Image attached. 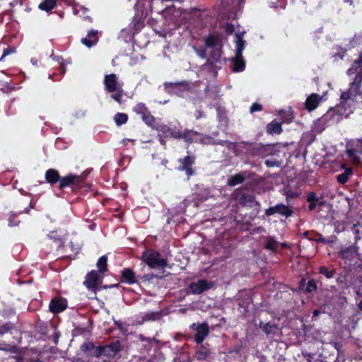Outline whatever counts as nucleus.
<instances>
[{"label": "nucleus", "instance_id": "nucleus-14", "mask_svg": "<svg viewBox=\"0 0 362 362\" xmlns=\"http://www.w3.org/2000/svg\"><path fill=\"white\" fill-rule=\"evenodd\" d=\"M339 255L346 260L352 261L358 256V248L355 246L341 248L339 251Z\"/></svg>", "mask_w": 362, "mask_h": 362}, {"label": "nucleus", "instance_id": "nucleus-54", "mask_svg": "<svg viewBox=\"0 0 362 362\" xmlns=\"http://www.w3.org/2000/svg\"><path fill=\"white\" fill-rule=\"evenodd\" d=\"M15 216L16 215L13 213H11L9 215V218H8V225H9V226H16L17 225V223L13 221V218H14Z\"/></svg>", "mask_w": 362, "mask_h": 362}, {"label": "nucleus", "instance_id": "nucleus-4", "mask_svg": "<svg viewBox=\"0 0 362 362\" xmlns=\"http://www.w3.org/2000/svg\"><path fill=\"white\" fill-rule=\"evenodd\" d=\"M193 86L190 82L182 81L179 83H165V90L170 94L182 96L185 92L189 91Z\"/></svg>", "mask_w": 362, "mask_h": 362}, {"label": "nucleus", "instance_id": "nucleus-30", "mask_svg": "<svg viewBox=\"0 0 362 362\" xmlns=\"http://www.w3.org/2000/svg\"><path fill=\"white\" fill-rule=\"evenodd\" d=\"M240 204L246 207H252L255 204H257L255 198L251 194H244L240 198Z\"/></svg>", "mask_w": 362, "mask_h": 362}, {"label": "nucleus", "instance_id": "nucleus-49", "mask_svg": "<svg viewBox=\"0 0 362 362\" xmlns=\"http://www.w3.org/2000/svg\"><path fill=\"white\" fill-rule=\"evenodd\" d=\"M264 163L265 165L269 167V168H272V167H274V166H279L280 165L279 164V163L275 160H266L264 161Z\"/></svg>", "mask_w": 362, "mask_h": 362}, {"label": "nucleus", "instance_id": "nucleus-37", "mask_svg": "<svg viewBox=\"0 0 362 362\" xmlns=\"http://www.w3.org/2000/svg\"><path fill=\"white\" fill-rule=\"evenodd\" d=\"M107 258L105 255L102 256L99 258L97 262V267L100 273H103L106 271Z\"/></svg>", "mask_w": 362, "mask_h": 362}, {"label": "nucleus", "instance_id": "nucleus-20", "mask_svg": "<svg viewBox=\"0 0 362 362\" xmlns=\"http://www.w3.org/2000/svg\"><path fill=\"white\" fill-rule=\"evenodd\" d=\"M245 64L243 58L242 52L239 54L235 49V57L233 60V71L240 72L245 69Z\"/></svg>", "mask_w": 362, "mask_h": 362}, {"label": "nucleus", "instance_id": "nucleus-52", "mask_svg": "<svg viewBox=\"0 0 362 362\" xmlns=\"http://www.w3.org/2000/svg\"><path fill=\"white\" fill-rule=\"evenodd\" d=\"M276 205L274 206H272V207H269L268 209H267L265 210V214L267 216H272L274 214H276Z\"/></svg>", "mask_w": 362, "mask_h": 362}, {"label": "nucleus", "instance_id": "nucleus-16", "mask_svg": "<svg viewBox=\"0 0 362 362\" xmlns=\"http://www.w3.org/2000/svg\"><path fill=\"white\" fill-rule=\"evenodd\" d=\"M99 282L100 280L98 272L93 270L86 275L83 284L88 289H95L98 285Z\"/></svg>", "mask_w": 362, "mask_h": 362}, {"label": "nucleus", "instance_id": "nucleus-8", "mask_svg": "<svg viewBox=\"0 0 362 362\" xmlns=\"http://www.w3.org/2000/svg\"><path fill=\"white\" fill-rule=\"evenodd\" d=\"M178 161L180 163V165L178 167L179 170L185 171L188 177H190L194 174L192 165L195 162L194 156L187 155L183 158H180Z\"/></svg>", "mask_w": 362, "mask_h": 362}, {"label": "nucleus", "instance_id": "nucleus-15", "mask_svg": "<svg viewBox=\"0 0 362 362\" xmlns=\"http://www.w3.org/2000/svg\"><path fill=\"white\" fill-rule=\"evenodd\" d=\"M59 187L61 189L64 188L67 186H78L82 182V179L80 176L69 175L60 179Z\"/></svg>", "mask_w": 362, "mask_h": 362}, {"label": "nucleus", "instance_id": "nucleus-25", "mask_svg": "<svg viewBox=\"0 0 362 362\" xmlns=\"http://www.w3.org/2000/svg\"><path fill=\"white\" fill-rule=\"evenodd\" d=\"M244 33V31H238L235 33V49H237V52L239 54L240 52H243V49H245V42L243 39Z\"/></svg>", "mask_w": 362, "mask_h": 362}, {"label": "nucleus", "instance_id": "nucleus-13", "mask_svg": "<svg viewBox=\"0 0 362 362\" xmlns=\"http://www.w3.org/2000/svg\"><path fill=\"white\" fill-rule=\"evenodd\" d=\"M173 134V138L182 139L188 143L197 141V137L199 136L197 132L188 129H185L182 133L180 131H176V133Z\"/></svg>", "mask_w": 362, "mask_h": 362}, {"label": "nucleus", "instance_id": "nucleus-12", "mask_svg": "<svg viewBox=\"0 0 362 362\" xmlns=\"http://www.w3.org/2000/svg\"><path fill=\"white\" fill-rule=\"evenodd\" d=\"M254 175L253 173L245 171L243 173L235 174L228 179V185L233 187L243 183L246 178H252Z\"/></svg>", "mask_w": 362, "mask_h": 362}, {"label": "nucleus", "instance_id": "nucleus-32", "mask_svg": "<svg viewBox=\"0 0 362 362\" xmlns=\"http://www.w3.org/2000/svg\"><path fill=\"white\" fill-rule=\"evenodd\" d=\"M282 131L281 124L276 121H272L269 123L267 126V132L273 134H280Z\"/></svg>", "mask_w": 362, "mask_h": 362}, {"label": "nucleus", "instance_id": "nucleus-29", "mask_svg": "<svg viewBox=\"0 0 362 362\" xmlns=\"http://www.w3.org/2000/svg\"><path fill=\"white\" fill-rule=\"evenodd\" d=\"M221 41L220 37L216 35H210L206 39V45L208 47L217 48L220 47Z\"/></svg>", "mask_w": 362, "mask_h": 362}, {"label": "nucleus", "instance_id": "nucleus-59", "mask_svg": "<svg viewBox=\"0 0 362 362\" xmlns=\"http://www.w3.org/2000/svg\"><path fill=\"white\" fill-rule=\"evenodd\" d=\"M132 143V144H134V141L132 140V139H124L122 140V144H124V145H127L128 144V143Z\"/></svg>", "mask_w": 362, "mask_h": 362}, {"label": "nucleus", "instance_id": "nucleus-55", "mask_svg": "<svg viewBox=\"0 0 362 362\" xmlns=\"http://www.w3.org/2000/svg\"><path fill=\"white\" fill-rule=\"evenodd\" d=\"M344 50L343 49H340V52L339 53H334L333 54V57H335L336 59L338 57L339 59H343V57L344 55Z\"/></svg>", "mask_w": 362, "mask_h": 362}, {"label": "nucleus", "instance_id": "nucleus-48", "mask_svg": "<svg viewBox=\"0 0 362 362\" xmlns=\"http://www.w3.org/2000/svg\"><path fill=\"white\" fill-rule=\"evenodd\" d=\"M114 93H113L111 96L112 98L115 101L120 103L122 98V90L120 91H115Z\"/></svg>", "mask_w": 362, "mask_h": 362}, {"label": "nucleus", "instance_id": "nucleus-63", "mask_svg": "<svg viewBox=\"0 0 362 362\" xmlns=\"http://www.w3.org/2000/svg\"><path fill=\"white\" fill-rule=\"evenodd\" d=\"M318 314H319V311H318V310H314V312H313V315H314V316H317V315H318Z\"/></svg>", "mask_w": 362, "mask_h": 362}, {"label": "nucleus", "instance_id": "nucleus-45", "mask_svg": "<svg viewBox=\"0 0 362 362\" xmlns=\"http://www.w3.org/2000/svg\"><path fill=\"white\" fill-rule=\"evenodd\" d=\"M352 230H353V233L356 235V237H355L356 240H358V239H360L358 234L362 230L361 224L357 223V224L354 225Z\"/></svg>", "mask_w": 362, "mask_h": 362}, {"label": "nucleus", "instance_id": "nucleus-21", "mask_svg": "<svg viewBox=\"0 0 362 362\" xmlns=\"http://www.w3.org/2000/svg\"><path fill=\"white\" fill-rule=\"evenodd\" d=\"M97 30H91L88 32L87 37L81 40V42L88 47H91L95 45L98 40Z\"/></svg>", "mask_w": 362, "mask_h": 362}, {"label": "nucleus", "instance_id": "nucleus-43", "mask_svg": "<svg viewBox=\"0 0 362 362\" xmlns=\"http://www.w3.org/2000/svg\"><path fill=\"white\" fill-rule=\"evenodd\" d=\"M277 247V243L272 239V238H269L267 240V243H266V248L268 249V250H275Z\"/></svg>", "mask_w": 362, "mask_h": 362}, {"label": "nucleus", "instance_id": "nucleus-38", "mask_svg": "<svg viewBox=\"0 0 362 362\" xmlns=\"http://www.w3.org/2000/svg\"><path fill=\"white\" fill-rule=\"evenodd\" d=\"M134 112L138 115H141V117L148 112V108L144 103H139L136 105L133 108Z\"/></svg>", "mask_w": 362, "mask_h": 362}, {"label": "nucleus", "instance_id": "nucleus-10", "mask_svg": "<svg viewBox=\"0 0 362 362\" xmlns=\"http://www.w3.org/2000/svg\"><path fill=\"white\" fill-rule=\"evenodd\" d=\"M212 284L206 280H199L189 284V288L193 294H200L204 291L209 289Z\"/></svg>", "mask_w": 362, "mask_h": 362}, {"label": "nucleus", "instance_id": "nucleus-47", "mask_svg": "<svg viewBox=\"0 0 362 362\" xmlns=\"http://www.w3.org/2000/svg\"><path fill=\"white\" fill-rule=\"evenodd\" d=\"M316 288H317V285H316L315 281L314 280H310L308 282L306 290L308 292H312V291H315Z\"/></svg>", "mask_w": 362, "mask_h": 362}, {"label": "nucleus", "instance_id": "nucleus-7", "mask_svg": "<svg viewBox=\"0 0 362 362\" xmlns=\"http://www.w3.org/2000/svg\"><path fill=\"white\" fill-rule=\"evenodd\" d=\"M103 83L105 90L109 93L122 90L123 84L118 80L117 76L115 74H106L104 77Z\"/></svg>", "mask_w": 362, "mask_h": 362}, {"label": "nucleus", "instance_id": "nucleus-17", "mask_svg": "<svg viewBox=\"0 0 362 362\" xmlns=\"http://www.w3.org/2000/svg\"><path fill=\"white\" fill-rule=\"evenodd\" d=\"M221 57V47L217 48H214V50L210 56V57L208 59L207 64H204L203 66V68L206 69L208 66L209 64H211L216 68L221 67V63L220 62V58Z\"/></svg>", "mask_w": 362, "mask_h": 362}, {"label": "nucleus", "instance_id": "nucleus-62", "mask_svg": "<svg viewBox=\"0 0 362 362\" xmlns=\"http://www.w3.org/2000/svg\"><path fill=\"white\" fill-rule=\"evenodd\" d=\"M358 308L362 310V300L360 301V303H358Z\"/></svg>", "mask_w": 362, "mask_h": 362}, {"label": "nucleus", "instance_id": "nucleus-41", "mask_svg": "<svg viewBox=\"0 0 362 362\" xmlns=\"http://www.w3.org/2000/svg\"><path fill=\"white\" fill-rule=\"evenodd\" d=\"M95 345L91 341H88L84 344H83L81 346V349L84 352H88L93 350L95 349Z\"/></svg>", "mask_w": 362, "mask_h": 362}, {"label": "nucleus", "instance_id": "nucleus-6", "mask_svg": "<svg viewBox=\"0 0 362 362\" xmlns=\"http://www.w3.org/2000/svg\"><path fill=\"white\" fill-rule=\"evenodd\" d=\"M274 147L272 145L267 144L263 145L257 144L253 146L250 150V154L252 156H258L260 158H265L272 156L274 153Z\"/></svg>", "mask_w": 362, "mask_h": 362}, {"label": "nucleus", "instance_id": "nucleus-22", "mask_svg": "<svg viewBox=\"0 0 362 362\" xmlns=\"http://www.w3.org/2000/svg\"><path fill=\"white\" fill-rule=\"evenodd\" d=\"M120 343L116 341L107 346H104L105 356L107 357H115L120 351Z\"/></svg>", "mask_w": 362, "mask_h": 362}, {"label": "nucleus", "instance_id": "nucleus-19", "mask_svg": "<svg viewBox=\"0 0 362 362\" xmlns=\"http://www.w3.org/2000/svg\"><path fill=\"white\" fill-rule=\"evenodd\" d=\"M322 100V97L316 93H312L305 100V108L309 111L315 110Z\"/></svg>", "mask_w": 362, "mask_h": 362}, {"label": "nucleus", "instance_id": "nucleus-1", "mask_svg": "<svg viewBox=\"0 0 362 362\" xmlns=\"http://www.w3.org/2000/svg\"><path fill=\"white\" fill-rule=\"evenodd\" d=\"M356 73L354 80L350 83L349 88L341 93L340 105L342 107H345L346 105H350L354 103V99L359 96L362 100V91L361 86L362 84V56L359 59L355 60L351 66L347 70V75L351 76Z\"/></svg>", "mask_w": 362, "mask_h": 362}, {"label": "nucleus", "instance_id": "nucleus-58", "mask_svg": "<svg viewBox=\"0 0 362 362\" xmlns=\"http://www.w3.org/2000/svg\"><path fill=\"white\" fill-rule=\"evenodd\" d=\"M197 54L201 58L204 59L206 57V51L204 49H200L197 52Z\"/></svg>", "mask_w": 362, "mask_h": 362}, {"label": "nucleus", "instance_id": "nucleus-57", "mask_svg": "<svg viewBox=\"0 0 362 362\" xmlns=\"http://www.w3.org/2000/svg\"><path fill=\"white\" fill-rule=\"evenodd\" d=\"M194 116H195L197 119H200V118L204 117V114H203V112L201 110H197L195 112Z\"/></svg>", "mask_w": 362, "mask_h": 362}, {"label": "nucleus", "instance_id": "nucleus-53", "mask_svg": "<svg viewBox=\"0 0 362 362\" xmlns=\"http://www.w3.org/2000/svg\"><path fill=\"white\" fill-rule=\"evenodd\" d=\"M200 141L204 144H211L213 143V139L209 136H204L200 139Z\"/></svg>", "mask_w": 362, "mask_h": 362}, {"label": "nucleus", "instance_id": "nucleus-50", "mask_svg": "<svg viewBox=\"0 0 362 362\" xmlns=\"http://www.w3.org/2000/svg\"><path fill=\"white\" fill-rule=\"evenodd\" d=\"M260 110H262V105L257 103H253L250 109L251 113Z\"/></svg>", "mask_w": 362, "mask_h": 362}, {"label": "nucleus", "instance_id": "nucleus-56", "mask_svg": "<svg viewBox=\"0 0 362 362\" xmlns=\"http://www.w3.org/2000/svg\"><path fill=\"white\" fill-rule=\"evenodd\" d=\"M226 29L228 33L230 34L234 31V26L232 24H227Z\"/></svg>", "mask_w": 362, "mask_h": 362}, {"label": "nucleus", "instance_id": "nucleus-24", "mask_svg": "<svg viewBox=\"0 0 362 362\" xmlns=\"http://www.w3.org/2000/svg\"><path fill=\"white\" fill-rule=\"evenodd\" d=\"M155 129L159 132L160 136L173 137V133H176L175 130H172L167 125L160 124L159 122L155 126Z\"/></svg>", "mask_w": 362, "mask_h": 362}, {"label": "nucleus", "instance_id": "nucleus-3", "mask_svg": "<svg viewBox=\"0 0 362 362\" xmlns=\"http://www.w3.org/2000/svg\"><path fill=\"white\" fill-rule=\"evenodd\" d=\"M334 110L327 111V113L315 122L313 130L316 133H321L326 127L335 123L337 118L334 117Z\"/></svg>", "mask_w": 362, "mask_h": 362}, {"label": "nucleus", "instance_id": "nucleus-5", "mask_svg": "<svg viewBox=\"0 0 362 362\" xmlns=\"http://www.w3.org/2000/svg\"><path fill=\"white\" fill-rule=\"evenodd\" d=\"M162 15L165 19L166 30L174 29L178 23V17L180 11L174 7H169L162 11Z\"/></svg>", "mask_w": 362, "mask_h": 362}, {"label": "nucleus", "instance_id": "nucleus-46", "mask_svg": "<svg viewBox=\"0 0 362 362\" xmlns=\"http://www.w3.org/2000/svg\"><path fill=\"white\" fill-rule=\"evenodd\" d=\"M105 356L104 346H99L95 348V351L94 352V356L96 358H99L101 356Z\"/></svg>", "mask_w": 362, "mask_h": 362}, {"label": "nucleus", "instance_id": "nucleus-51", "mask_svg": "<svg viewBox=\"0 0 362 362\" xmlns=\"http://www.w3.org/2000/svg\"><path fill=\"white\" fill-rule=\"evenodd\" d=\"M79 9L82 10V11H83V13H86V12H87V11H88V8H86V7H85V6H83L79 5V6H76L74 8V13L75 14H78V13H79V12H80V10H79Z\"/></svg>", "mask_w": 362, "mask_h": 362}, {"label": "nucleus", "instance_id": "nucleus-9", "mask_svg": "<svg viewBox=\"0 0 362 362\" xmlns=\"http://www.w3.org/2000/svg\"><path fill=\"white\" fill-rule=\"evenodd\" d=\"M192 329H196L194 335V340L197 344H201L204 341L206 337L209 334V327L207 324L202 323L201 325H196L195 323L191 325Z\"/></svg>", "mask_w": 362, "mask_h": 362}, {"label": "nucleus", "instance_id": "nucleus-35", "mask_svg": "<svg viewBox=\"0 0 362 362\" xmlns=\"http://www.w3.org/2000/svg\"><path fill=\"white\" fill-rule=\"evenodd\" d=\"M143 121L149 127L155 128V126L158 124L156 119L150 114L148 112L146 115L141 117Z\"/></svg>", "mask_w": 362, "mask_h": 362}, {"label": "nucleus", "instance_id": "nucleus-2", "mask_svg": "<svg viewBox=\"0 0 362 362\" xmlns=\"http://www.w3.org/2000/svg\"><path fill=\"white\" fill-rule=\"evenodd\" d=\"M142 259L152 269H163L166 264V260L160 253L152 250H146L142 255Z\"/></svg>", "mask_w": 362, "mask_h": 362}, {"label": "nucleus", "instance_id": "nucleus-64", "mask_svg": "<svg viewBox=\"0 0 362 362\" xmlns=\"http://www.w3.org/2000/svg\"><path fill=\"white\" fill-rule=\"evenodd\" d=\"M53 233H52L50 235H49V237L50 238H53V239H54V240H57V238L54 237V235H52V234H53Z\"/></svg>", "mask_w": 362, "mask_h": 362}, {"label": "nucleus", "instance_id": "nucleus-26", "mask_svg": "<svg viewBox=\"0 0 362 362\" xmlns=\"http://www.w3.org/2000/svg\"><path fill=\"white\" fill-rule=\"evenodd\" d=\"M122 276L123 281L129 284H133L137 282L135 273L131 269H124L122 272Z\"/></svg>", "mask_w": 362, "mask_h": 362}, {"label": "nucleus", "instance_id": "nucleus-44", "mask_svg": "<svg viewBox=\"0 0 362 362\" xmlns=\"http://www.w3.org/2000/svg\"><path fill=\"white\" fill-rule=\"evenodd\" d=\"M16 49L12 47H8L4 49L3 54L0 57V62L3 61V59L8 55L15 53Z\"/></svg>", "mask_w": 362, "mask_h": 362}, {"label": "nucleus", "instance_id": "nucleus-60", "mask_svg": "<svg viewBox=\"0 0 362 362\" xmlns=\"http://www.w3.org/2000/svg\"><path fill=\"white\" fill-rule=\"evenodd\" d=\"M140 211L145 213V214H147V212H148L146 209H141V210H137L135 213H136V214H137Z\"/></svg>", "mask_w": 362, "mask_h": 362}, {"label": "nucleus", "instance_id": "nucleus-31", "mask_svg": "<svg viewBox=\"0 0 362 362\" xmlns=\"http://www.w3.org/2000/svg\"><path fill=\"white\" fill-rule=\"evenodd\" d=\"M341 168H344L345 170L344 173L337 176V180L341 184H344L348 181L349 176L352 174V169L351 168H346L345 164H342Z\"/></svg>", "mask_w": 362, "mask_h": 362}, {"label": "nucleus", "instance_id": "nucleus-23", "mask_svg": "<svg viewBox=\"0 0 362 362\" xmlns=\"http://www.w3.org/2000/svg\"><path fill=\"white\" fill-rule=\"evenodd\" d=\"M307 201L309 203L308 209L309 211H314L317 208V206H320L322 204V202H320L319 197L317 196L316 193L312 192L308 194L307 195Z\"/></svg>", "mask_w": 362, "mask_h": 362}, {"label": "nucleus", "instance_id": "nucleus-34", "mask_svg": "<svg viewBox=\"0 0 362 362\" xmlns=\"http://www.w3.org/2000/svg\"><path fill=\"white\" fill-rule=\"evenodd\" d=\"M56 5V0H45L39 4V8L43 11H49Z\"/></svg>", "mask_w": 362, "mask_h": 362}, {"label": "nucleus", "instance_id": "nucleus-42", "mask_svg": "<svg viewBox=\"0 0 362 362\" xmlns=\"http://www.w3.org/2000/svg\"><path fill=\"white\" fill-rule=\"evenodd\" d=\"M0 350L6 351L10 353H16L17 351V348L16 346H9L5 344H0Z\"/></svg>", "mask_w": 362, "mask_h": 362}, {"label": "nucleus", "instance_id": "nucleus-18", "mask_svg": "<svg viewBox=\"0 0 362 362\" xmlns=\"http://www.w3.org/2000/svg\"><path fill=\"white\" fill-rule=\"evenodd\" d=\"M259 327L267 336L272 337L276 335L277 333L279 332V327L275 323H263L262 322H261L259 323Z\"/></svg>", "mask_w": 362, "mask_h": 362}, {"label": "nucleus", "instance_id": "nucleus-39", "mask_svg": "<svg viewBox=\"0 0 362 362\" xmlns=\"http://www.w3.org/2000/svg\"><path fill=\"white\" fill-rule=\"evenodd\" d=\"M13 325L11 322H1L0 321V335H3L8 332H9L11 329H13Z\"/></svg>", "mask_w": 362, "mask_h": 362}, {"label": "nucleus", "instance_id": "nucleus-27", "mask_svg": "<svg viewBox=\"0 0 362 362\" xmlns=\"http://www.w3.org/2000/svg\"><path fill=\"white\" fill-rule=\"evenodd\" d=\"M360 153H361V152L353 148H347L346 150V155L354 164H358L361 162Z\"/></svg>", "mask_w": 362, "mask_h": 362}, {"label": "nucleus", "instance_id": "nucleus-36", "mask_svg": "<svg viewBox=\"0 0 362 362\" xmlns=\"http://www.w3.org/2000/svg\"><path fill=\"white\" fill-rule=\"evenodd\" d=\"M128 120V116L125 113H117L114 117V121L117 126L125 124Z\"/></svg>", "mask_w": 362, "mask_h": 362}, {"label": "nucleus", "instance_id": "nucleus-40", "mask_svg": "<svg viewBox=\"0 0 362 362\" xmlns=\"http://www.w3.org/2000/svg\"><path fill=\"white\" fill-rule=\"evenodd\" d=\"M319 272L320 274L325 275L327 279H330L333 276L334 271L328 270V269L325 266H321L319 269Z\"/></svg>", "mask_w": 362, "mask_h": 362}, {"label": "nucleus", "instance_id": "nucleus-11", "mask_svg": "<svg viewBox=\"0 0 362 362\" xmlns=\"http://www.w3.org/2000/svg\"><path fill=\"white\" fill-rule=\"evenodd\" d=\"M67 306L66 300L63 298H53L49 303V310L53 313H59L64 311Z\"/></svg>", "mask_w": 362, "mask_h": 362}, {"label": "nucleus", "instance_id": "nucleus-33", "mask_svg": "<svg viewBox=\"0 0 362 362\" xmlns=\"http://www.w3.org/2000/svg\"><path fill=\"white\" fill-rule=\"evenodd\" d=\"M276 214H279L285 217H289L293 213V210L288 206L283 204L276 205Z\"/></svg>", "mask_w": 362, "mask_h": 362}, {"label": "nucleus", "instance_id": "nucleus-28", "mask_svg": "<svg viewBox=\"0 0 362 362\" xmlns=\"http://www.w3.org/2000/svg\"><path fill=\"white\" fill-rule=\"evenodd\" d=\"M46 181L53 185L60 181L59 173L54 169H49L45 173Z\"/></svg>", "mask_w": 362, "mask_h": 362}, {"label": "nucleus", "instance_id": "nucleus-61", "mask_svg": "<svg viewBox=\"0 0 362 362\" xmlns=\"http://www.w3.org/2000/svg\"><path fill=\"white\" fill-rule=\"evenodd\" d=\"M160 144H163V145H165V142L164 139L162 138V136H160Z\"/></svg>", "mask_w": 362, "mask_h": 362}]
</instances>
